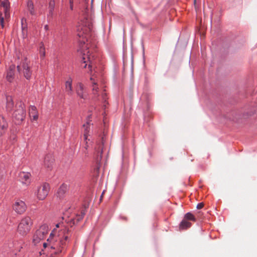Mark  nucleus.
<instances>
[{
	"label": "nucleus",
	"instance_id": "1",
	"mask_svg": "<svg viewBox=\"0 0 257 257\" xmlns=\"http://www.w3.org/2000/svg\"><path fill=\"white\" fill-rule=\"evenodd\" d=\"M71 235V231L63 223L56 224V228L53 229L47 239L51 248L55 250L53 253L57 254L64 252Z\"/></svg>",
	"mask_w": 257,
	"mask_h": 257
},
{
	"label": "nucleus",
	"instance_id": "2",
	"mask_svg": "<svg viewBox=\"0 0 257 257\" xmlns=\"http://www.w3.org/2000/svg\"><path fill=\"white\" fill-rule=\"evenodd\" d=\"M77 36L79 37L78 42L79 46V51L82 55V59L84 65L82 67L86 68L88 63V68L92 71V69L94 65L93 60L95 59V55L90 53L88 50V44L86 42L88 41V38L90 36V32L91 31V27L88 25V27L79 26L78 29Z\"/></svg>",
	"mask_w": 257,
	"mask_h": 257
},
{
	"label": "nucleus",
	"instance_id": "3",
	"mask_svg": "<svg viewBox=\"0 0 257 257\" xmlns=\"http://www.w3.org/2000/svg\"><path fill=\"white\" fill-rule=\"evenodd\" d=\"M17 70L20 73H22L24 76L28 80L30 79L32 73L30 61L24 57L22 58L20 64L17 66Z\"/></svg>",
	"mask_w": 257,
	"mask_h": 257
},
{
	"label": "nucleus",
	"instance_id": "4",
	"mask_svg": "<svg viewBox=\"0 0 257 257\" xmlns=\"http://www.w3.org/2000/svg\"><path fill=\"white\" fill-rule=\"evenodd\" d=\"M33 222L29 216L24 217L18 225L17 231L22 236L26 235L30 231Z\"/></svg>",
	"mask_w": 257,
	"mask_h": 257
},
{
	"label": "nucleus",
	"instance_id": "5",
	"mask_svg": "<svg viewBox=\"0 0 257 257\" xmlns=\"http://www.w3.org/2000/svg\"><path fill=\"white\" fill-rule=\"evenodd\" d=\"M48 226L46 224L41 225L36 231L33 236V242L35 244L43 239L48 231Z\"/></svg>",
	"mask_w": 257,
	"mask_h": 257
},
{
	"label": "nucleus",
	"instance_id": "6",
	"mask_svg": "<svg viewBox=\"0 0 257 257\" xmlns=\"http://www.w3.org/2000/svg\"><path fill=\"white\" fill-rule=\"evenodd\" d=\"M17 109L13 113V117L17 121V123L22 121L25 117V110L24 104L19 102L16 105Z\"/></svg>",
	"mask_w": 257,
	"mask_h": 257
},
{
	"label": "nucleus",
	"instance_id": "7",
	"mask_svg": "<svg viewBox=\"0 0 257 257\" xmlns=\"http://www.w3.org/2000/svg\"><path fill=\"white\" fill-rule=\"evenodd\" d=\"M104 138L103 137H102L101 138V143L97 144V147H96L95 148V161L96 162V163L97 164V169H99L100 165L101 160L102 158L101 155L103 152V146L104 145Z\"/></svg>",
	"mask_w": 257,
	"mask_h": 257
},
{
	"label": "nucleus",
	"instance_id": "8",
	"mask_svg": "<svg viewBox=\"0 0 257 257\" xmlns=\"http://www.w3.org/2000/svg\"><path fill=\"white\" fill-rule=\"evenodd\" d=\"M50 189L49 185L43 183L39 186L36 192V195L39 200H44L48 195Z\"/></svg>",
	"mask_w": 257,
	"mask_h": 257
},
{
	"label": "nucleus",
	"instance_id": "9",
	"mask_svg": "<svg viewBox=\"0 0 257 257\" xmlns=\"http://www.w3.org/2000/svg\"><path fill=\"white\" fill-rule=\"evenodd\" d=\"M91 115H89L87 118L86 123L83 125V136L85 141H90L88 137L90 136L93 128V123H91Z\"/></svg>",
	"mask_w": 257,
	"mask_h": 257
},
{
	"label": "nucleus",
	"instance_id": "10",
	"mask_svg": "<svg viewBox=\"0 0 257 257\" xmlns=\"http://www.w3.org/2000/svg\"><path fill=\"white\" fill-rule=\"evenodd\" d=\"M27 206L22 200H17L13 205V209L18 214H23L26 211Z\"/></svg>",
	"mask_w": 257,
	"mask_h": 257
},
{
	"label": "nucleus",
	"instance_id": "11",
	"mask_svg": "<svg viewBox=\"0 0 257 257\" xmlns=\"http://www.w3.org/2000/svg\"><path fill=\"white\" fill-rule=\"evenodd\" d=\"M54 162V156L52 154H48L44 158V166L48 170H51Z\"/></svg>",
	"mask_w": 257,
	"mask_h": 257
},
{
	"label": "nucleus",
	"instance_id": "12",
	"mask_svg": "<svg viewBox=\"0 0 257 257\" xmlns=\"http://www.w3.org/2000/svg\"><path fill=\"white\" fill-rule=\"evenodd\" d=\"M76 92L78 96L80 98L85 99L87 98V93L84 91V87L83 84L79 82L77 84L76 87Z\"/></svg>",
	"mask_w": 257,
	"mask_h": 257
},
{
	"label": "nucleus",
	"instance_id": "13",
	"mask_svg": "<svg viewBox=\"0 0 257 257\" xmlns=\"http://www.w3.org/2000/svg\"><path fill=\"white\" fill-rule=\"evenodd\" d=\"M96 76L95 75H93L90 78V80L92 83V92L94 96H98L97 92L98 91V87L97 85V80L95 79Z\"/></svg>",
	"mask_w": 257,
	"mask_h": 257
},
{
	"label": "nucleus",
	"instance_id": "14",
	"mask_svg": "<svg viewBox=\"0 0 257 257\" xmlns=\"http://www.w3.org/2000/svg\"><path fill=\"white\" fill-rule=\"evenodd\" d=\"M31 174L29 173L21 172L19 174L20 179L23 184L28 185L30 183Z\"/></svg>",
	"mask_w": 257,
	"mask_h": 257
},
{
	"label": "nucleus",
	"instance_id": "15",
	"mask_svg": "<svg viewBox=\"0 0 257 257\" xmlns=\"http://www.w3.org/2000/svg\"><path fill=\"white\" fill-rule=\"evenodd\" d=\"M65 91L67 94L69 95H72V80L71 78H69L66 82L65 84Z\"/></svg>",
	"mask_w": 257,
	"mask_h": 257
},
{
	"label": "nucleus",
	"instance_id": "16",
	"mask_svg": "<svg viewBox=\"0 0 257 257\" xmlns=\"http://www.w3.org/2000/svg\"><path fill=\"white\" fill-rule=\"evenodd\" d=\"M29 114L32 120H37L38 118V113L35 106H31L29 109Z\"/></svg>",
	"mask_w": 257,
	"mask_h": 257
},
{
	"label": "nucleus",
	"instance_id": "17",
	"mask_svg": "<svg viewBox=\"0 0 257 257\" xmlns=\"http://www.w3.org/2000/svg\"><path fill=\"white\" fill-rule=\"evenodd\" d=\"M8 127V123L3 116H0V137L3 135Z\"/></svg>",
	"mask_w": 257,
	"mask_h": 257
},
{
	"label": "nucleus",
	"instance_id": "18",
	"mask_svg": "<svg viewBox=\"0 0 257 257\" xmlns=\"http://www.w3.org/2000/svg\"><path fill=\"white\" fill-rule=\"evenodd\" d=\"M15 66L12 65L10 67L7 72V79L9 82H11L13 78L15 73Z\"/></svg>",
	"mask_w": 257,
	"mask_h": 257
},
{
	"label": "nucleus",
	"instance_id": "19",
	"mask_svg": "<svg viewBox=\"0 0 257 257\" xmlns=\"http://www.w3.org/2000/svg\"><path fill=\"white\" fill-rule=\"evenodd\" d=\"M7 109L8 111H11L13 106L14 103L12 96H8L7 97Z\"/></svg>",
	"mask_w": 257,
	"mask_h": 257
},
{
	"label": "nucleus",
	"instance_id": "20",
	"mask_svg": "<svg viewBox=\"0 0 257 257\" xmlns=\"http://www.w3.org/2000/svg\"><path fill=\"white\" fill-rule=\"evenodd\" d=\"M191 225V223L185 220H183L181 221L180 224V228L182 229H187L189 228Z\"/></svg>",
	"mask_w": 257,
	"mask_h": 257
},
{
	"label": "nucleus",
	"instance_id": "21",
	"mask_svg": "<svg viewBox=\"0 0 257 257\" xmlns=\"http://www.w3.org/2000/svg\"><path fill=\"white\" fill-rule=\"evenodd\" d=\"M66 189L67 186L65 185H62V186H60L57 192V193L60 198L62 197V196L64 194V193L66 191Z\"/></svg>",
	"mask_w": 257,
	"mask_h": 257
},
{
	"label": "nucleus",
	"instance_id": "22",
	"mask_svg": "<svg viewBox=\"0 0 257 257\" xmlns=\"http://www.w3.org/2000/svg\"><path fill=\"white\" fill-rule=\"evenodd\" d=\"M27 7L31 15H34L35 12L34 9V5L32 1L29 0L27 3Z\"/></svg>",
	"mask_w": 257,
	"mask_h": 257
},
{
	"label": "nucleus",
	"instance_id": "23",
	"mask_svg": "<svg viewBox=\"0 0 257 257\" xmlns=\"http://www.w3.org/2000/svg\"><path fill=\"white\" fill-rule=\"evenodd\" d=\"M55 0H51L49 4V15L52 16L55 8Z\"/></svg>",
	"mask_w": 257,
	"mask_h": 257
},
{
	"label": "nucleus",
	"instance_id": "24",
	"mask_svg": "<svg viewBox=\"0 0 257 257\" xmlns=\"http://www.w3.org/2000/svg\"><path fill=\"white\" fill-rule=\"evenodd\" d=\"M39 53L40 55V57L41 58H43L45 56V49L44 46L43 44L41 45L39 48Z\"/></svg>",
	"mask_w": 257,
	"mask_h": 257
},
{
	"label": "nucleus",
	"instance_id": "25",
	"mask_svg": "<svg viewBox=\"0 0 257 257\" xmlns=\"http://www.w3.org/2000/svg\"><path fill=\"white\" fill-rule=\"evenodd\" d=\"M185 218L186 219L190 220L192 221H195L196 220L194 215L190 212H188L185 214Z\"/></svg>",
	"mask_w": 257,
	"mask_h": 257
},
{
	"label": "nucleus",
	"instance_id": "26",
	"mask_svg": "<svg viewBox=\"0 0 257 257\" xmlns=\"http://www.w3.org/2000/svg\"><path fill=\"white\" fill-rule=\"evenodd\" d=\"M2 6L5 8V13H7L8 10V4L7 2H3Z\"/></svg>",
	"mask_w": 257,
	"mask_h": 257
},
{
	"label": "nucleus",
	"instance_id": "27",
	"mask_svg": "<svg viewBox=\"0 0 257 257\" xmlns=\"http://www.w3.org/2000/svg\"><path fill=\"white\" fill-rule=\"evenodd\" d=\"M2 14L0 12V24L4 27V18L2 17Z\"/></svg>",
	"mask_w": 257,
	"mask_h": 257
},
{
	"label": "nucleus",
	"instance_id": "28",
	"mask_svg": "<svg viewBox=\"0 0 257 257\" xmlns=\"http://www.w3.org/2000/svg\"><path fill=\"white\" fill-rule=\"evenodd\" d=\"M203 206H204V204L203 203H200L197 204V208L198 209H200L202 208L203 207Z\"/></svg>",
	"mask_w": 257,
	"mask_h": 257
},
{
	"label": "nucleus",
	"instance_id": "29",
	"mask_svg": "<svg viewBox=\"0 0 257 257\" xmlns=\"http://www.w3.org/2000/svg\"><path fill=\"white\" fill-rule=\"evenodd\" d=\"M85 214V211L82 210L81 212V217H80L77 219V221H79L80 219H82L84 217Z\"/></svg>",
	"mask_w": 257,
	"mask_h": 257
},
{
	"label": "nucleus",
	"instance_id": "30",
	"mask_svg": "<svg viewBox=\"0 0 257 257\" xmlns=\"http://www.w3.org/2000/svg\"><path fill=\"white\" fill-rule=\"evenodd\" d=\"M24 21H26V20L24 19V18L22 19V29H23V30H24V28H25V27L24 26Z\"/></svg>",
	"mask_w": 257,
	"mask_h": 257
},
{
	"label": "nucleus",
	"instance_id": "31",
	"mask_svg": "<svg viewBox=\"0 0 257 257\" xmlns=\"http://www.w3.org/2000/svg\"><path fill=\"white\" fill-rule=\"evenodd\" d=\"M105 95H106V93H104H104H103L102 94V99H103V100H105H105H106V99H105Z\"/></svg>",
	"mask_w": 257,
	"mask_h": 257
},
{
	"label": "nucleus",
	"instance_id": "32",
	"mask_svg": "<svg viewBox=\"0 0 257 257\" xmlns=\"http://www.w3.org/2000/svg\"><path fill=\"white\" fill-rule=\"evenodd\" d=\"M87 141L88 140L85 141L86 142V143H85V148L86 150H87L88 149V145Z\"/></svg>",
	"mask_w": 257,
	"mask_h": 257
},
{
	"label": "nucleus",
	"instance_id": "33",
	"mask_svg": "<svg viewBox=\"0 0 257 257\" xmlns=\"http://www.w3.org/2000/svg\"><path fill=\"white\" fill-rule=\"evenodd\" d=\"M70 8L71 10H73V3H70Z\"/></svg>",
	"mask_w": 257,
	"mask_h": 257
},
{
	"label": "nucleus",
	"instance_id": "34",
	"mask_svg": "<svg viewBox=\"0 0 257 257\" xmlns=\"http://www.w3.org/2000/svg\"><path fill=\"white\" fill-rule=\"evenodd\" d=\"M48 25H45V27H44V28L46 30H48Z\"/></svg>",
	"mask_w": 257,
	"mask_h": 257
},
{
	"label": "nucleus",
	"instance_id": "35",
	"mask_svg": "<svg viewBox=\"0 0 257 257\" xmlns=\"http://www.w3.org/2000/svg\"><path fill=\"white\" fill-rule=\"evenodd\" d=\"M46 244H47V243H43V246H44V247H46Z\"/></svg>",
	"mask_w": 257,
	"mask_h": 257
},
{
	"label": "nucleus",
	"instance_id": "36",
	"mask_svg": "<svg viewBox=\"0 0 257 257\" xmlns=\"http://www.w3.org/2000/svg\"><path fill=\"white\" fill-rule=\"evenodd\" d=\"M69 3H73V0H69Z\"/></svg>",
	"mask_w": 257,
	"mask_h": 257
},
{
	"label": "nucleus",
	"instance_id": "37",
	"mask_svg": "<svg viewBox=\"0 0 257 257\" xmlns=\"http://www.w3.org/2000/svg\"><path fill=\"white\" fill-rule=\"evenodd\" d=\"M194 4H196V0H194Z\"/></svg>",
	"mask_w": 257,
	"mask_h": 257
},
{
	"label": "nucleus",
	"instance_id": "38",
	"mask_svg": "<svg viewBox=\"0 0 257 257\" xmlns=\"http://www.w3.org/2000/svg\"><path fill=\"white\" fill-rule=\"evenodd\" d=\"M72 221L73 222V224L74 223V220H73Z\"/></svg>",
	"mask_w": 257,
	"mask_h": 257
}]
</instances>
